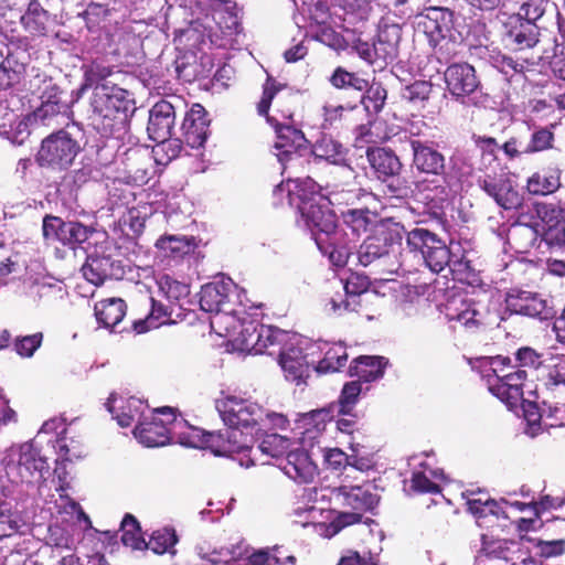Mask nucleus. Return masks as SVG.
I'll return each instance as SVG.
<instances>
[{
    "instance_id": "obj_1",
    "label": "nucleus",
    "mask_w": 565,
    "mask_h": 565,
    "mask_svg": "<svg viewBox=\"0 0 565 565\" xmlns=\"http://www.w3.org/2000/svg\"><path fill=\"white\" fill-rule=\"evenodd\" d=\"M284 192L290 205L297 207L299 226L309 231L319 250L328 256L335 267H344L352 257L347 245H337L340 232H337L335 214L330 209V200L321 193V186L311 178L287 180L276 185L274 195Z\"/></svg>"
},
{
    "instance_id": "obj_2",
    "label": "nucleus",
    "mask_w": 565,
    "mask_h": 565,
    "mask_svg": "<svg viewBox=\"0 0 565 565\" xmlns=\"http://www.w3.org/2000/svg\"><path fill=\"white\" fill-rule=\"evenodd\" d=\"M149 6L161 8L169 0H147ZM178 8L172 10L182 15L188 23L185 28L174 30L180 43L194 51L205 46L224 47L227 38L238 32L239 22L235 3L231 0H174Z\"/></svg>"
},
{
    "instance_id": "obj_3",
    "label": "nucleus",
    "mask_w": 565,
    "mask_h": 565,
    "mask_svg": "<svg viewBox=\"0 0 565 565\" xmlns=\"http://www.w3.org/2000/svg\"><path fill=\"white\" fill-rule=\"evenodd\" d=\"M92 126L104 137L121 138L127 131L129 117L135 111L131 94L108 83L97 84L90 97Z\"/></svg>"
},
{
    "instance_id": "obj_4",
    "label": "nucleus",
    "mask_w": 565,
    "mask_h": 565,
    "mask_svg": "<svg viewBox=\"0 0 565 565\" xmlns=\"http://www.w3.org/2000/svg\"><path fill=\"white\" fill-rule=\"evenodd\" d=\"M159 411L163 416L171 417L170 441L175 440L182 446L192 448H209L216 456L241 452L246 445L243 434L237 430L204 431L189 425L183 418H178L171 407H162Z\"/></svg>"
},
{
    "instance_id": "obj_5",
    "label": "nucleus",
    "mask_w": 565,
    "mask_h": 565,
    "mask_svg": "<svg viewBox=\"0 0 565 565\" xmlns=\"http://www.w3.org/2000/svg\"><path fill=\"white\" fill-rule=\"evenodd\" d=\"M2 465L9 482L20 487L21 494H41V486L38 484L44 471H47L49 462L34 441L10 447L2 459Z\"/></svg>"
},
{
    "instance_id": "obj_6",
    "label": "nucleus",
    "mask_w": 565,
    "mask_h": 565,
    "mask_svg": "<svg viewBox=\"0 0 565 565\" xmlns=\"http://www.w3.org/2000/svg\"><path fill=\"white\" fill-rule=\"evenodd\" d=\"M246 292L239 288L232 278L224 275L215 277L209 284L201 288L200 307L205 312L215 313L211 319L213 329L221 328L225 324V329L231 328L234 323H238L243 317L235 306L247 307Z\"/></svg>"
},
{
    "instance_id": "obj_7",
    "label": "nucleus",
    "mask_w": 565,
    "mask_h": 565,
    "mask_svg": "<svg viewBox=\"0 0 565 565\" xmlns=\"http://www.w3.org/2000/svg\"><path fill=\"white\" fill-rule=\"evenodd\" d=\"M401 246L402 235L398 230L379 226L362 242L355 253L352 252V246L349 247L352 257L345 265H374L388 273L396 271L401 266Z\"/></svg>"
},
{
    "instance_id": "obj_8",
    "label": "nucleus",
    "mask_w": 565,
    "mask_h": 565,
    "mask_svg": "<svg viewBox=\"0 0 565 565\" xmlns=\"http://www.w3.org/2000/svg\"><path fill=\"white\" fill-rule=\"evenodd\" d=\"M295 334L256 320H247L245 317L238 323L226 328V335L231 337L233 347L249 354H279Z\"/></svg>"
},
{
    "instance_id": "obj_9",
    "label": "nucleus",
    "mask_w": 565,
    "mask_h": 565,
    "mask_svg": "<svg viewBox=\"0 0 565 565\" xmlns=\"http://www.w3.org/2000/svg\"><path fill=\"white\" fill-rule=\"evenodd\" d=\"M281 88L282 86L280 84H277L274 79L268 77L264 84L263 96L257 105V110L260 116H266L267 121L275 126L276 141L273 146V152L282 169H286L289 163H292L301 157V151L307 149L308 141L301 130L291 125H279L275 119L268 116L271 100Z\"/></svg>"
},
{
    "instance_id": "obj_10",
    "label": "nucleus",
    "mask_w": 565,
    "mask_h": 565,
    "mask_svg": "<svg viewBox=\"0 0 565 565\" xmlns=\"http://www.w3.org/2000/svg\"><path fill=\"white\" fill-rule=\"evenodd\" d=\"M81 137V129L75 124L50 134L41 142L36 162L40 167L52 170L67 169L82 151Z\"/></svg>"
},
{
    "instance_id": "obj_11",
    "label": "nucleus",
    "mask_w": 565,
    "mask_h": 565,
    "mask_svg": "<svg viewBox=\"0 0 565 565\" xmlns=\"http://www.w3.org/2000/svg\"><path fill=\"white\" fill-rule=\"evenodd\" d=\"M481 363L484 367V376L491 394L503 402L508 408L516 406L522 399V387L527 376L526 372L519 369L505 373V369L511 366V359L502 355L484 358Z\"/></svg>"
},
{
    "instance_id": "obj_12",
    "label": "nucleus",
    "mask_w": 565,
    "mask_h": 565,
    "mask_svg": "<svg viewBox=\"0 0 565 565\" xmlns=\"http://www.w3.org/2000/svg\"><path fill=\"white\" fill-rule=\"evenodd\" d=\"M216 408L227 426L225 429L237 430L243 434L246 445L241 449L244 451L249 447L256 428L264 420V409L260 405L249 398L235 395H227L216 401Z\"/></svg>"
},
{
    "instance_id": "obj_13",
    "label": "nucleus",
    "mask_w": 565,
    "mask_h": 565,
    "mask_svg": "<svg viewBox=\"0 0 565 565\" xmlns=\"http://www.w3.org/2000/svg\"><path fill=\"white\" fill-rule=\"evenodd\" d=\"M372 483L362 486H342L338 489V499L342 504L354 510V512L339 513L327 526L326 535L329 537L338 534L342 529L361 522L362 511H372L380 501V495L374 491Z\"/></svg>"
},
{
    "instance_id": "obj_14",
    "label": "nucleus",
    "mask_w": 565,
    "mask_h": 565,
    "mask_svg": "<svg viewBox=\"0 0 565 565\" xmlns=\"http://www.w3.org/2000/svg\"><path fill=\"white\" fill-rule=\"evenodd\" d=\"M319 350V344H316L315 340L299 334L290 337L289 342L278 354V363L286 380L297 385L306 383L311 367L315 369V359Z\"/></svg>"
},
{
    "instance_id": "obj_15",
    "label": "nucleus",
    "mask_w": 565,
    "mask_h": 565,
    "mask_svg": "<svg viewBox=\"0 0 565 565\" xmlns=\"http://www.w3.org/2000/svg\"><path fill=\"white\" fill-rule=\"evenodd\" d=\"M402 29L397 23L382 21L379 24L376 41L372 44L358 40L354 50L356 54L375 68L383 70L398 56V45Z\"/></svg>"
},
{
    "instance_id": "obj_16",
    "label": "nucleus",
    "mask_w": 565,
    "mask_h": 565,
    "mask_svg": "<svg viewBox=\"0 0 565 565\" xmlns=\"http://www.w3.org/2000/svg\"><path fill=\"white\" fill-rule=\"evenodd\" d=\"M416 29L423 32L429 44L437 49L436 53L444 46L455 43L456 36V14L448 8L430 7L416 17Z\"/></svg>"
},
{
    "instance_id": "obj_17",
    "label": "nucleus",
    "mask_w": 565,
    "mask_h": 565,
    "mask_svg": "<svg viewBox=\"0 0 565 565\" xmlns=\"http://www.w3.org/2000/svg\"><path fill=\"white\" fill-rule=\"evenodd\" d=\"M447 90L456 102L463 105L484 106L488 96L480 90V82L473 66L468 63H454L445 73Z\"/></svg>"
},
{
    "instance_id": "obj_18",
    "label": "nucleus",
    "mask_w": 565,
    "mask_h": 565,
    "mask_svg": "<svg viewBox=\"0 0 565 565\" xmlns=\"http://www.w3.org/2000/svg\"><path fill=\"white\" fill-rule=\"evenodd\" d=\"M476 182L479 189L504 210H516L523 203V195L516 184L502 170L492 169L482 172L477 177Z\"/></svg>"
},
{
    "instance_id": "obj_19",
    "label": "nucleus",
    "mask_w": 565,
    "mask_h": 565,
    "mask_svg": "<svg viewBox=\"0 0 565 565\" xmlns=\"http://www.w3.org/2000/svg\"><path fill=\"white\" fill-rule=\"evenodd\" d=\"M81 271L95 286H100L108 279H121L125 275L122 260L111 247H99L88 254Z\"/></svg>"
},
{
    "instance_id": "obj_20",
    "label": "nucleus",
    "mask_w": 565,
    "mask_h": 565,
    "mask_svg": "<svg viewBox=\"0 0 565 565\" xmlns=\"http://www.w3.org/2000/svg\"><path fill=\"white\" fill-rule=\"evenodd\" d=\"M42 234L49 245L61 244L75 249L89 238L92 230L79 222L45 215L42 222Z\"/></svg>"
},
{
    "instance_id": "obj_21",
    "label": "nucleus",
    "mask_w": 565,
    "mask_h": 565,
    "mask_svg": "<svg viewBox=\"0 0 565 565\" xmlns=\"http://www.w3.org/2000/svg\"><path fill=\"white\" fill-rule=\"evenodd\" d=\"M505 306L513 313L529 316L541 321L555 316L554 306L550 299L527 290L511 289L507 294Z\"/></svg>"
},
{
    "instance_id": "obj_22",
    "label": "nucleus",
    "mask_w": 565,
    "mask_h": 565,
    "mask_svg": "<svg viewBox=\"0 0 565 565\" xmlns=\"http://www.w3.org/2000/svg\"><path fill=\"white\" fill-rule=\"evenodd\" d=\"M159 409L149 411L134 429L136 439L146 447H160L170 441L171 417L163 416Z\"/></svg>"
},
{
    "instance_id": "obj_23",
    "label": "nucleus",
    "mask_w": 565,
    "mask_h": 565,
    "mask_svg": "<svg viewBox=\"0 0 565 565\" xmlns=\"http://www.w3.org/2000/svg\"><path fill=\"white\" fill-rule=\"evenodd\" d=\"M539 26L520 17L511 15L504 23L503 42L512 51L534 47L539 43Z\"/></svg>"
},
{
    "instance_id": "obj_24",
    "label": "nucleus",
    "mask_w": 565,
    "mask_h": 565,
    "mask_svg": "<svg viewBox=\"0 0 565 565\" xmlns=\"http://www.w3.org/2000/svg\"><path fill=\"white\" fill-rule=\"evenodd\" d=\"M98 42L96 49L98 52L113 54L119 57H128L135 54L140 46V39L125 28H115L104 31L95 38Z\"/></svg>"
},
{
    "instance_id": "obj_25",
    "label": "nucleus",
    "mask_w": 565,
    "mask_h": 565,
    "mask_svg": "<svg viewBox=\"0 0 565 565\" xmlns=\"http://www.w3.org/2000/svg\"><path fill=\"white\" fill-rule=\"evenodd\" d=\"M105 406L121 427H128L135 422L138 424L150 411L148 406L137 397L130 396L124 398L118 397L116 394L109 396Z\"/></svg>"
},
{
    "instance_id": "obj_26",
    "label": "nucleus",
    "mask_w": 565,
    "mask_h": 565,
    "mask_svg": "<svg viewBox=\"0 0 565 565\" xmlns=\"http://www.w3.org/2000/svg\"><path fill=\"white\" fill-rule=\"evenodd\" d=\"M413 164L423 173L440 175L445 170V157L430 141L412 139Z\"/></svg>"
},
{
    "instance_id": "obj_27",
    "label": "nucleus",
    "mask_w": 565,
    "mask_h": 565,
    "mask_svg": "<svg viewBox=\"0 0 565 565\" xmlns=\"http://www.w3.org/2000/svg\"><path fill=\"white\" fill-rule=\"evenodd\" d=\"M210 119L205 108L194 104L186 113L181 129L185 143L191 148L202 147L209 136Z\"/></svg>"
},
{
    "instance_id": "obj_28",
    "label": "nucleus",
    "mask_w": 565,
    "mask_h": 565,
    "mask_svg": "<svg viewBox=\"0 0 565 565\" xmlns=\"http://www.w3.org/2000/svg\"><path fill=\"white\" fill-rule=\"evenodd\" d=\"M30 89L41 100L40 116L46 117L62 110L61 90L51 77L38 74L30 81Z\"/></svg>"
},
{
    "instance_id": "obj_29",
    "label": "nucleus",
    "mask_w": 565,
    "mask_h": 565,
    "mask_svg": "<svg viewBox=\"0 0 565 565\" xmlns=\"http://www.w3.org/2000/svg\"><path fill=\"white\" fill-rule=\"evenodd\" d=\"M343 223L337 232H340L337 245L354 244L362 233L367 231L369 225L372 223V215L367 209H349L342 212Z\"/></svg>"
},
{
    "instance_id": "obj_30",
    "label": "nucleus",
    "mask_w": 565,
    "mask_h": 565,
    "mask_svg": "<svg viewBox=\"0 0 565 565\" xmlns=\"http://www.w3.org/2000/svg\"><path fill=\"white\" fill-rule=\"evenodd\" d=\"M366 157L373 173L379 180L383 182L387 180L395 181L402 164L391 150L369 147L366 149ZM388 188L392 194H397V189L393 186V183H390Z\"/></svg>"
},
{
    "instance_id": "obj_31",
    "label": "nucleus",
    "mask_w": 565,
    "mask_h": 565,
    "mask_svg": "<svg viewBox=\"0 0 565 565\" xmlns=\"http://www.w3.org/2000/svg\"><path fill=\"white\" fill-rule=\"evenodd\" d=\"M278 467L288 478L298 483L311 482L317 473L316 465L302 449H291L279 461Z\"/></svg>"
},
{
    "instance_id": "obj_32",
    "label": "nucleus",
    "mask_w": 565,
    "mask_h": 565,
    "mask_svg": "<svg viewBox=\"0 0 565 565\" xmlns=\"http://www.w3.org/2000/svg\"><path fill=\"white\" fill-rule=\"evenodd\" d=\"M175 122L174 106L167 99L157 102L149 110L147 132L151 140L167 139Z\"/></svg>"
},
{
    "instance_id": "obj_33",
    "label": "nucleus",
    "mask_w": 565,
    "mask_h": 565,
    "mask_svg": "<svg viewBox=\"0 0 565 565\" xmlns=\"http://www.w3.org/2000/svg\"><path fill=\"white\" fill-rule=\"evenodd\" d=\"M444 313L449 321H457L468 329L478 327L483 318L472 299L460 296L448 299Z\"/></svg>"
},
{
    "instance_id": "obj_34",
    "label": "nucleus",
    "mask_w": 565,
    "mask_h": 565,
    "mask_svg": "<svg viewBox=\"0 0 565 565\" xmlns=\"http://www.w3.org/2000/svg\"><path fill=\"white\" fill-rule=\"evenodd\" d=\"M319 344V354L315 359V370L318 373L337 372L348 361L347 349L342 343H330L327 341H315Z\"/></svg>"
},
{
    "instance_id": "obj_35",
    "label": "nucleus",
    "mask_w": 565,
    "mask_h": 565,
    "mask_svg": "<svg viewBox=\"0 0 565 565\" xmlns=\"http://www.w3.org/2000/svg\"><path fill=\"white\" fill-rule=\"evenodd\" d=\"M77 15L85 21L88 31L94 34L107 31L106 22L109 21L111 9L108 3L98 0H82L78 4Z\"/></svg>"
},
{
    "instance_id": "obj_36",
    "label": "nucleus",
    "mask_w": 565,
    "mask_h": 565,
    "mask_svg": "<svg viewBox=\"0 0 565 565\" xmlns=\"http://www.w3.org/2000/svg\"><path fill=\"white\" fill-rule=\"evenodd\" d=\"M483 58L498 72L503 74L508 81L514 77H521L534 62L529 60L520 61L500 51L486 49Z\"/></svg>"
},
{
    "instance_id": "obj_37",
    "label": "nucleus",
    "mask_w": 565,
    "mask_h": 565,
    "mask_svg": "<svg viewBox=\"0 0 565 565\" xmlns=\"http://www.w3.org/2000/svg\"><path fill=\"white\" fill-rule=\"evenodd\" d=\"M333 8L341 10L339 17L344 22V28L358 30V24L367 21L371 14V0H333Z\"/></svg>"
},
{
    "instance_id": "obj_38",
    "label": "nucleus",
    "mask_w": 565,
    "mask_h": 565,
    "mask_svg": "<svg viewBox=\"0 0 565 565\" xmlns=\"http://www.w3.org/2000/svg\"><path fill=\"white\" fill-rule=\"evenodd\" d=\"M418 457H413L409 465L417 468L412 473V488L417 492L437 493L440 488L436 480H441L444 472L439 469L429 467L426 462L418 461Z\"/></svg>"
},
{
    "instance_id": "obj_39",
    "label": "nucleus",
    "mask_w": 565,
    "mask_h": 565,
    "mask_svg": "<svg viewBox=\"0 0 565 565\" xmlns=\"http://www.w3.org/2000/svg\"><path fill=\"white\" fill-rule=\"evenodd\" d=\"M462 495L466 498L468 511L477 519H482L488 515H493L499 519L500 514L507 515V510L502 507V503L498 502V500L490 499L488 494L481 490L477 492L467 491L463 492Z\"/></svg>"
},
{
    "instance_id": "obj_40",
    "label": "nucleus",
    "mask_w": 565,
    "mask_h": 565,
    "mask_svg": "<svg viewBox=\"0 0 565 565\" xmlns=\"http://www.w3.org/2000/svg\"><path fill=\"white\" fill-rule=\"evenodd\" d=\"M388 361L383 356H360L350 366L351 376H356L359 383H370L380 380Z\"/></svg>"
},
{
    "instance_id": "obj_41",
    "label": "nucleus",
    "mask_w": 565,
    "mask_h": 565,
    "mask_svg": "<svg viewBox=\"0 0 565 565\" xmlns=\"http://www.w3.org/2000/svg\"><path fill=\"white\" fill-rule=\"evenodd\" d=\"M0 136L12 145L21 146L30 136L29 125L24 118L4 107L0 115Z\"/></svg>"
},
{
    "instance_id": "obj_42",
    "label": "nucleus",
    "mask_w": 565,
    "mask_h": 565,
    "mask_svg": "<svg viewBox=\"0 0 565 565\" xmlns=\"http://www.w3.org/2000/svg\"><path fill=\"white\" fill-rule=\"evenodd\" d=\"M51 15L38 0H31L23 14L20 15V22L23 29L32 35H45Z\"/></svg>"
},
{
    "instance_id": "obj_43",
    "label": "nucleus",
    "mask_w": 565,
    "mask_h": 565,
    "mask_svg": "<svg viewBox=\"0 0 565 565\" xmlns=\"http://www.w3.org/2000/svg\"><path fill=\"white\" fill-rule=\"evenodd\" d=\"M125 154L127 156V182L136 185L147 183L149 180V154L138 148L128 149Z\"/></svg>"
},
{
    "instance_id": "obj_44",
    "label": "nucleus",
    "mask_w": 565,
    "mask_h": 565,
    "mask_svg": "<svg viewBox=\"0 0 565 565\" xmlns=\"http://www.w3.org/2000/svg\"><path fill=\"white\" fill-rule=\"evenodd\" d=\"M126 303L120 298L105 299L95 305L97 322L107 329H114L126 315Z\"/></svg>"
},
{
    "instance_id": "obj_45",
    "label": "nucleus",
    "mask_w": 565,
    "mask_h": 565,
    "mask_svg": "<svg viewBox=\"0 0 565 565\" xmlns=\"http://www.w3.org/2000/svg\"><path fill=\"white\" fill-rule=\"evenodd\" d=\"M544 364V384L551 392L565 391V355L547 353Z\"/></svg>"
},
{
    "instance_id": "obj_46",
    "label": "nucleus",
    "mask_w": 565,
    "mask_h": 565,
    "mask_svg": "<svg viewBox=\"0 0 565 565\" xmlns=\"http://www.w3.org/2000/svg\"><path fill=\"white\" fill-rule=\"evenodd\" d=\"M311 152L316 159L342 164L345 161L347 149L331 136L323 135L313 143Z\"/></svg>"
},
{
    "instance_id": "obj_47",
    "label": "nucleus",
    "mask_w": 565,
    "mask_h": 565,
    "mask_svg": "<svg viewBox=\"0 0 565 565\" xmlns=\"http://www.w3.org/2000/svg\"><path fill=\"white\" fill-rule=\"evenodd\" d=\"M559 185V171L557 169H550L530 177L526 188L531 194L547 195L554 193Z\"/></svg>"
},
{
    "instance_id": "obj_48",
    "label": "nucleus",
    "mask_w": 565,
    "mask_h": 565,
    "mask_svg": "<svg viewBox=\"0 0 565 565\" xmlns=\"http://www.w3.org/2000/svg\"><path fill=\"white\" fill-rule=\"evenodd\" d=\"M481 551L491 558L502 559L511 565H515L514 562V547H518V543L514 541L507 540H493L487 535L481 536Z\"/></svg>"
},
{
    "instance_id": "obj_49",
    "label": "nucleus",
    "mask_w": 565,
    "mask_h": 565,
    "mask_svg": "<svg viewBox=\"0 0 565 565\" xmlns=\"http://www.w3.org/2000/svg\"><path fill=\"white\" fill-rule=\"evenodd\" d=\"M439 239L436 234L422 227L413 228L406 234V245L409 252L419 256L420 259Z\"/></svg>"
},
{
    "instance_id": "obj_50",
    "label": "nucleus",
    "mask_w": 565,
    "mask_h": 565,
    "mask_svg": "<svg viewBox=\"0 0 565 565\" xmlns=\"http://www.w3.org/2000/svg\"><path fill=\"white\" fill-rule=\"evenodd\" d=\"M434 185H427L423 191V199L426 201L428 209L433 214H439L444 206L448 204L451 191L447 186L445 179L441 182H433Z\"/></svg>"
},
{
    "instance_id": "obj_51",
    "label": "nucleus",
    "mask_w": 565,
    "mask_h": 565,
    "mask_svg": "<svg viewBox=\"0 0 565 565\" xmlns=\"http://www.w3.org/2000/svg\"><path fill=\"white\" fill-rule=\"evenodd\" d=\"M363 390L362 384L356 381L347 383L341 391L338 402L331 403L335 406L337 414L342 416L349 415L355 418L352 411L354 409Z\"/></svg>"
},
{
    "instance_id": "obj_52",
    "label": "nucleus",
    "mask_w": 565,
    "mask_h": 565,
    "mask_svg": "<svg viewBox=\"0 0 565 565\" xmlns=\"http://www.w3.org/2000/svg\"><path fill=\"white\" fill-rule=\"evenodd\" d=\"M292 441L281 435L278 434H268L262 439L257 449L271 458H276L279 461L284 459L282 457L287 456V454L291 450Z\"/></svg>"
},
{
    "instance_id": "obj_53",
    "label": "nucleus",
    "mask_w": 565,
    "mask_h": 565,
    "mask_svg": "<svg viewBox=\"0 0 565 565\" xmlns=\"http://www.w3.org/2000/svg\"><path fill=\"white\" fill-rule=\"evenodd\" d=\"M178 542V536L173 529L164 527L154 531L146 544V548L151 550L156 554L169 553L174 555L177 553L174 545Z\"/></svg>"
},
{
    "instance_id": "obj_54",
    "label": "nucleus",
    "mask_w": 565,
    "mask_h": 565,
    "mask_svg": "<svg viewBox=\"0 0 565 565\" xmlns=\"http://www.w3.org/2000/svg\"><path fill=\"white\" fill-rule=\"evenodd\" d=\"M20 512L9 501H0V539L15 534L21 525Z\"/></svg>"
},
{
    "instance_id": "obj_55",
    "label": "nucleus",
    "mask_w": 565,
    "mask_h": 565,
    "mask_svg": "<svg viewBox=\"0 0 565 565\" xmlns=\"http://www.w3.org/2000/svg\"><path fill=\"white\" fill-rule=\"evenodd\" d=\"M24 71V62H19L9 50L7 57L0 64V89H7L20 81Z\"/></svg>"
},
{
    "instance_id": "obj_56",
    "label": "nucleus",
    "mask_w": 565,
    "mask_h": 565,
    "mask_svg": "<svg viewBox=\"0 0 565 565\" xmlns=\"http://www.w3.org/2000/svg\"><path fill=\"white\" fill-rule=\"evenodd\" d=\"M361 103L370 116L377 115L384 107L387 97L386 89L380 83H367L363 90Z\"/></svg>"
},
{
    "instance_id": "obj_57",
    "label": "nucleus",
    "mask_w": 565,
    "mask_h": 565,
    "mask_svg": "<svg viewBox=\"0 0 565 565\" xmlns=\"http://www.w3.org/2000/svg\"><path fill=\"white\" fill-rule=\"evenodd\" d=\"M422 260L430 271L439 274L450 264V250L446 244L439 239L436 245L430 247L429 252H426Z\"/></svg>"
},
{
    "instance_id": "obj_58",
    "label": "nucleus",
    "mask_w": 565,
    "mask_h": 565,
    "mask_svg": "<svg viewBox=\"0 0 565 565\" xmlns=\"http://www.w3.org/2000/svg\"><path fill=\"white\" fill-rule=\"evenodd\" d=\"M158 145L153 148V159L160 166H167L170 161L178 158L182 150V142L178 138L168 137L167 139H157Z\"/></svg>"
},
{
    "instance_id": "obj_59",
    "label": "nucleus",
    "mask_w": 565,
    "mask_h": 565,
    "mask_svg": "<svg viewBox=\"0 0 565 565\" xmlns=\"http://www.w3.org/2000/svg\"><path fill=\"white\" fill-rule=\"evenodd\" d=\"M329 82L334 88L338 89H355L363 92L367 87V81L358 76L355 73L348 72L345 68L339 66L334 70L329 78Z\"/></svg>"
},
{
    "instance_id": "obj_60",
    "label": "nucleus",
    "mask_w": 565,
    "mask_h": 565,
    "mask_svg": "<svg viewBox=\"0 0 565 565\" xmlns=\"http://www.w3.org/2000/svg\"><path fill=\"white\" fill-rule=\"evenodd\" d=\"M339 416L335 411V406L329 404L326 407L313 409L309 413H306L301 416V422L303 426L307 427V431L312 427L317 433H321L324 430L328 422H331Z\"/></svg>"
},
{
    "instance_id": "obj_61",
    "label": "nucleus",
    "mask_w": 565,
    "mask_h": 565,
    "mask_svg": "<svg viewBox=\"0 0 565 565\" xmlns=\"http://www.w3.org/2000/svg\"><path fill=\"white\" fill-rule=\"evenodd\" d=\"M433 85L426 81H416L402 89L401 96L414 106L423 107L428 100Z\"/></svg>"
},
{
    "instance_id": "obj_62",
    "label": "nucleus",
    "mask_w": 565,
    "mask_h": 565,
    "mask_svg": "<svg viewBox=\"0 0 565 565\" xmlns=\"http://www.w3.org/2000/svg\"><path fill=\"white\" fill-rule=\"evenodd\" d=\"M159 292L169 301H179L190 294L189 285L181 282L170 276H162L158 281Z\"/></svg>"
},
{
    "instance_id": "obj_63",
    "label": "nucleus",
    "mask_w": 565,
    "mask_h": 565,
    "mask_svg": "<svg viewBox=\"0 0 565 565\" xmlns=\"http://www.w3.org/2000/svg\"><path fill=\"white\" fill-rule=\"evenodd\" d=\"M300 11L307 15L316 25L328 23L330 19V9L323 0H299Z\"/></svg>"
},
{
    "instance_id": "obj_64",
    "label": "nucleus",
    "mask_w": 565,
    "mask_h": 565,
    "mask_svg": "<svg viewBox=\"0 0 565 565\" xmlns=\"http://www.w3.org/2000/svg\"><path fill=\"white\" fill-rule=\"evenodd\" d=\"M55 509L58 514H64L70 519L76 518L78 522H85L90 525L88 515L83 511L81 505L68 494H61L54 501Z\"/></svg>"
}]
</instances>
